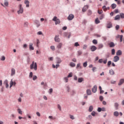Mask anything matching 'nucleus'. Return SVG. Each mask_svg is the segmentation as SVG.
Instances as JSON below:
<instances>
[{"label": "nucleus", "instance_id": "nucleus-1", "mask_svg": "<svg viewBox=\"0 0 124 124\" xmlns=\"http://www.w3.org/2000/svg\"><path fill=\"white\" fill-rule=\"evenodd\" d=\"M30 69L37 70V64L36 62L34 63V61H33L32 63L30 65Z\"/></svg>", "mask_w": 124, "mask_h": 124}, {"label": "nucleus", "instance_id": "nucleus-2", "mask_svg": "<svg viewBox=\"0 0 124 124\" xmlns=\"http://www.w3.org/2000/svg\"><path fill=\"white\" fill-rule=\"evenodd\" d=\"M19 10L17 11L18 14H23L24 13V8L22 7V4L18 5Z\"/></svg>", "mask_w": 124, "mask_h": 124}, {"label": "nucleus", "instance_id": "nucleus-3", "mask_svg": "<svg viewBox=\"0 0 124 124\" xmlns=\"http://www.w3.org/2000/svg\"><path fill=\"white\" fill-rule=\"evenodd\" d=\"M1 5L3 6V7H8V5H9V2L8 0H4V4L1 3Z\"/></svg>", "mask_w": 124, "mask_h": 124}, {"label": "nucleus", "instance_id": "nucleus-4", "mask_svg": "<svg viewBox=\"0 0 124 124\" xmlns=\"http://www.w3.org/2000/svg\"><path fill=\"white\" fill-rule=\"evenodd\" d=\"M73 19H74V15L73 14H70L67 17V19L69 21H72V20H73Z\"/></svg>", "mask_w": 124, "mask_h": 124}, {"label": "nucleus", "instance_id": "nucleus-5", "mask_svg": "<svg viewBox=\"0 0 124 124\" xmlns=\"http://www.w3.org/2000/svg\"><path fill=\"white\" fill-rule=\"evenodd\" d=\"M34 23L36 25L37 28H39L40 27V22L38 20H35Z\"/></svg>", "mask_w": 124, "mask_h": 124}, {"label": "nucleus", "instance_id": "nucleus-6", "mask_svg": "<svg viewBox=\"0 0 124 124\" xmlns=\"http://www.w3.org/2000/svg\"><path fill=\"white\" fill-rule=\"evenodd\" d=\"M63 36H65V37L68 36V38H70V36H71V33L65 32L63 33Z\"/></svg>", "mask_w": 124, "mask_h": 124}, {"label": "nucleus", "instance_id": "nucleus-7", "mask_svg": "<svg viewBox=\"0 0 124 124\" xmlns=\"http://www.w3.org/2000/svg\"><path fill=\"white\" fill-rule=\"evenodd\" d=\"M118 61H120V57L117 55L114 56L113 58V62H117Z\"/></svg>", "mask_w": 124, "mask_h": 124}, {"label": "nucleus", "instance_id": "nucleus-8", "mask_svg": "<svg viewBox=\"0 0 124 124\" xmlns=\"http://www.w3.org/2000/svg\"><path fill=\"white\" fill-rule=\"evenodd\" d=\"M16 83L15 82H13V79H11L10 83V88H12V86H16Z\"/></svg>", "mask_w": 124, "mask_h": 124}, {"label": "nucleus", "instance_id": "nucleus-9", "mask_svg": "<svg viewBox=\"0 0 124 124\" xmlns=\"http://www.w3.org/2000/svg\"><path fill=\"white\" fill-rule=\"evenodd\" d=\"M56 63H61V62H62V59H61V58H59V57H57L56 58Z\"/></svg>", "mask_w": 124, "mask_h": 124}, {"label": "nucleus", "instance_id": "nucleus-10", "mask_svg": "<svg viewBox=\"0 0 124 124\" xmlns=\"http://www.w3.org/2000/svg\"><path fill=\"white\" fill-rule=\"evenodd\" d=\"M96 91H97V86L96 85H94L93 88H92L93 93H96Z\"/></svg>", "mask_w": 124, "mask_h": 124}, {"label": "nucleus", "instance_id": "nucleus-11", "mask_svg": "<svg viewBox=\"0 0 124 124\" xmlns=\"http://www.w3.org/2000/svg\"><path fill=\"white\" fill-rule=\"evenodd\" d=\"M33 44H32V43H30L29 44V49H30V50H34V47H33Z\"/></svg>", "mask_w": 124, "mask_h": 124}, {"label": "nucleus", "instance_id": "nucleus-12", "mask_svg": "<svg viewBox=\"0 0 124 124\" xmlns=\"http://www.w3.org/2000/svg\"><path fill=\"white\" fill-rule=\"evenodd\" d=\"M24 3L26 5V7H30V1L28 0H25Z\"/></svg>", "mask_w": 124, "mask_h": 124}, {"label": "nucleus", "instance_id": "nucleus-13", "mask_svg": "<svg viewBox=\"0 0 124 124\" xmlns=\"http://www.w3.org/2000/svg\"><path fill=\"white\" fill-rule=\"evenodd\" d=\"M96 49H97V48L94 46H92L91 47V50L92 52H94V51H95V50H96Z\"/></svg>", "mask_w": 124, "mask_h": 124}, {"label": "nucleus", "instance_id": "nucleus-14", "mask_svg": "<svg viewBox=\"0 0 124 124\" xmlns=\"http://www.w3.org/2000/svg\"><path fill=\"white\" fill-rule=\"evenodd\" d=\"M15 73H16L15 69L12 68L11 76H13L14 75H15Z\"/></svg>", "mask_w": 124, "mask_h": 124}, {"label": "nucleus", "instance_id": "nucleus-15", "mask_svg": "<svg viewBox=\"0 0 124 124\" xmlns=\"http://www.w3.org/2000/svg\"><path fill=\"white\" fill-rule=\"evenodd\" d=\"M123 54V52H122V50H119L116 52V56H122V54Z\"/></svg>", "mask_w": 124, "mask_h": 124}, {"label": "nucleus", "instance_id": "nucleus-16", "mask_svg": "<svg viewBox=\"0 0 124 124\" xmlns=\"http://www.w3.org/2000/svg\"><path fill=\"white\" fill-rule=\"evenodd\" d=\"M54 40L56 42H60V38H59V35H56L54 38Z\"/></svg>", "mask_w": 124, "mask_h": 124}, {"label": "nucleus", "instance_id": "nucleus-17", "mask_svg": "<svg viewBox=\"0 0 124 124\" xmlns=\"http://www.w3.org/2000/svg\"><path fill=\"white\" fill-rule=\"evenodd\" d=\"M88 8H89V6L88 5L85 6L82 9L83 12H85V11H87V10H88Z\"/></svg>", "mask_w": 124, "mask_h": 124}, {"label": "nucleus", "instance_id": "nucleus-18", "mask_svg": "<svg viewBox=\"0 0 124 124\" xmlns=\"http://www.w3.org/2000/svg\"><path fill=\"white\" fill-rule=\"evenodd\" d=\"M107 28H108V29L112 28V23L110 22L108 23Z\"/></svg>", "mask_w": 124, "mask_h": 124}, {"label": "nucleus", "instance_id": "nucleus-19", "mask_svg": "<svg viewBox=\"0 0 124 124\" xmlns=\"http://www.w3.org/2000/svg\"><path fill=\"white\" fill-rule=\"evenodd\" d=\"M86 93L87 95H92V91L90 89H87L86 91Z\"/></svg>", "mask_w": 124, "mask_h": 124}, {"label": "nucleus", "instance_id": "nucleus-20", "mask_svg": "<svg viewBox=\"0 0 124 124\" xmlns=\"http://www.w3.org/2000/svg\"><path fill=\"white\" fill-rule=\"evenodd\" d=\"M4 84H5L6 88L7 89L9 87V85L8 84V80H5L4 82Z\"/></svg>", "mask_w": 124, "mask_h": 124}, {"label": "nucleus", "instance_id": "nucleus-21", "mask_svg": "<svg viewBox=\"0 0 124 124\" xmlns=\"http://www.w3.org/2000/svg\"><path fill=\"white\" fill-rule=\"evenodd\" d=\"M114 107L116 110H118L119 109V103H114Z\"/></svg>", "mask_w": 124, "mask_h": 124}, {"label": "nucleus", "instance_id": "nucleus-22", "mask_svg": "<svg viewBox=\"0 0 124 124\" xmlns=\"http://www.w3.org/2000/svg\"><path fill=\"white\" fill-rule=\"evenodd\" d=\"M109 47H115V44L113 42H110L109 44H108Z\"/></svg>", "mask_w": 124, "mask_h": 124}, {"label": "nucleus", "instance_id": "nucleus-23", "mask_svg": "<svg viewBox=\"0 0 124 124\" xmlns=\"http://www.w3.org/2000/svg\"><path fill=\"white\" fill-rule=\"evenodd\" d=\"M62 44L60 43L57 45V47L58 49H61V48H62Z\"/></svg>", "mask_w": 124, "mask_h": 124}, {"label": "nucleus", "instance_id": "nucleus-24", "mask_svg": "<svg viewBox=\"0 0 124 124\" xmlns=\"http://www.w3.org/2000/svg\"><path fill=\"white\" fill-rule=\"evenodd\" d=\"M109 74L110 75H114L115 74V72H114V70L113 69L109 70Z\"/></svg>", "mask_w": 124, "mask_h": 124}, {"label": "nucleus", "instance_id": "nucleus-25", "mask_svg": "<svg viewBox=\"0 0 124 124\" xmlns=\"http://www.w3.org/2000/svg\"><path fill=\"white\" fill-rule=\"evenodd\" d=\"M43 88V89H44V90H47V88H48V85H47V83H45Z\"/></svg>", "mask_w": 124, "mask_h": 124}, {"label": "nucleus", "instance_id": "nucleus-26", "mask_svg": "<svg viewBox=\"0 0 124 124\" xmlns=\"http://www.w3.org/2000/svg\"><path fill=\"white\" fill-rule=\"evenodd\" d=\"M84 81V78H78V83H82V82Z\"/></svg>", "mask_w": 124, "mask_h": 124}, {"label": "nucleus", "instance_id": "nucleus-27", "mask_svg": "<svg viewBox=\"0 0 124 124\" xmlns=\"http://www.w3.org/2000/svg\"><path fill=\"white\" fill-rule=\"evenodd\" d=\"M119 112L118 111H115L113 113V115L115 117H118L119 116Z\"/></svg>", "mask_w": 124, "mask_h": 124}, {"label": "nucleus", "instance_id": "nucleus-28", "mask_svg": "<svg viewBox=\"0 0 124 124\" xmlns=\"http://www.w3.org/2000/svg\"><path fill=\"white\" fill-rule=\"evenodd\" d=\"M17 111L18 114H20V115L23 114V111L22 110H21V109L18 108Z\"/></svg>", "mask_w": 124, "mask_h": 124}, {"label": "nucleus", "instance_id": "nucleus-29", "mask_svg": "<svg viewBox=\"0 0 124 124\" xmlns=\"http://www.w3.org/2000/svg\"><path fill=\"white\" fill-rule=\"evenodd\" d=\"M120 16L119 15H117L115 17V18H114V20H120Z\"/></svg>", "mask_w": 124, "mask_h": 124}, {"label": "nucleus", "instance_id": "nucleus-30", "mask_svg": "<svg viewBox=\"0 0 124 124\" xmlns=\"http://www.w3.org/2000/svg\"><path fill=\"white\" fill-rule=\"evenodd\" d=\"M111 7L112 9H115L117 7V5L115 3H113L111 5Z\"/></svg>", "mask_w": 124, "mask_h": 124}, {"label": "nucleus", "instance_id": "nucleus-31", "mask_svg": "<svg viewBox=\"0 0 124 124\" xmlns=\"http://www.w3.org/2000/svg\"><path fill=\"white\" fill-rule=\"evenodd\" d=\"M83 67H86V66H88V62H85L83 63Z\"/></svg>", "mask_w": 124, "mask_h": 124}, {"label": "nucleus", "instance_id": "nucleus-32", "mask_svg": "<svg viewBox=\"0 0 124 124\" xmlns=\"http://www.w3.org/2000/svg\"><path fill=\"white\" fill-rule=\"evenodd\" d=\"M78 67H79L80 68H82V66H81V63H80L77 64V67H76L77 69H78Z\"/></svg>", "mask_w": 124, "mask_h": 124}, {"label": "nucleus", "instance_id": "nucleus-33", "mask_svg": "<svg viewBox=\"0 0 124 124\" xmlns=\"http://www.w3.org/2000/svg\"><path fill=\"white\" fill-rule=\"evenodd\" d=\"M93 110V106H91L89 108V112H92Z\"/></svg>", "mask_w": 124, "mask_h": 124}, {"label": "nucleus", "instance_id": "nucleus-34", "mask_svg": "<svg viewBox=\"0 0 124 124\" xmlns=\"http://www.w3.org/2000/svg\"><path fill=\"white\" fill-rule=\"evenodd\" d=\"M95 24H99L100 23V21H99V19H98V18H97L95 20Z\"/></svg>", "mask_w": 124, "mask_h": 124}, {"label": "nucleus", "instance_id": "nucleus-35", "mask_svg": "<svg viewBox=\"0 0 124 124\" xmlns=\"http://www.w3.org/2000/svg\"><path fill=\"white\" fill-rule=\"evenodd\" d=\"M61 23V21L60 19H57V20L55 21V25H59Z\"/></svg>", "mask_w": 124, "mask_h": 124}, {"label": "nucleus", "instance_id": "nucleus-36", "mask_svg": "<svg viewBox=\"0 0 124 124\" xmlns=\"http://www.w3.org/2000/svg\"><path fill=\"white\" fill-rule=\"evenodd\" d=\"M33 75V74H32V72H31L29 74V78L30 79H31V78H32Z\"/></svg>", "mask_w": 124, "mask_h": 124}, {"label": "nucleus", "instance_id": "nucleus-37", "mask_svg": "<svg viewBox=\"0 0 124 124\" xmlns=\"http://www.w3.org/2000/svg\"><path fill=\"white\" fill-rule=\"evenodd\" d=\"M72 76H73V74L71 72L69 74L67 77L68 78H70L71 77H72Z\"/></svg>", "mask_w": 124, "mask_h": 124}, {"label": "nucleus", "instance_id": "nucleus-38", "mask_svg": "<svg viewBox=\"0 0 124 124\" xmlns=\"http://www.w3.org/2000/svg\"><path fill=\"white\" fill-rule=\"evenodd\" d=\"M70 66H71L72 67H75V63H74L73 62H70Z\"/></svg>", "mask_w": 124, "mask_h": 124}, {"label": "nucleus", "instance_id": "nucleus-39", "mask_svg": "<svg viewBox=\"0 0 124 124\" xmlns=\"http://www.w3.org/2000/svg\"><path fill=\"white\" fill-rule=\"evenodd\" d=\"M93 44H94L95 45H96L97 44V40L94 39L93 40Z\"/></svg>", "mask_w": 124, "mask_h": 124}, {"label": "nucleus", "instance_id": "nucleus-40", "mask_svg": "<svg viewBox=\"0 0 124 124\" xmlns=\"http://www.w3.org/2000/svg\"><path fill=\"white\" fill-rule=\"evenodd\" d=\"M64 80L65 83H67V82H68V78L67 77H64Z\"/></svg>", "mask_w": 124, "mask_h": 124}, {"label": "nucleus", "instance_id": "nucleus-41", "mask_svg": "<svg viewBox=\"0 0 124 124\" xmlns=\"http://www.w3.org/2000/svg\"><path fill=\"white\" fill-rule=\"evenodd\" d=\"M120 17L121 19H124V14L123 13H120Z\"/></svg>", "mask_w": 124, "mask_h": 124}, {"label": "nucleus", "instance_id": "nucleus-42", "mask_svg": "<svg viewBox=\"0 0 124 124\" xmlns=\"http://www.w3.org/2000/svg\"><path fill=\"white\" fill-rule=\"evenodd\" d=\"M36 79H37V76H36L35 75L33 76L32 77V80L33 81H35V80H36Z\"/></svg>", "mask_w": 124, "mask_h": 124}, {"label": "nucleus", "instance_id": "nucleus-43", "mask_svg": "<svg viewBox=\"0 0 124 124\" xmlns=\"http://www.w3.org/2000/svg\"><path fill=\"white\" fill-rule=\"evenodd\" d=\"M37 34H38V35H44L43 34V33H42V32L41 31H39L37 33Z\"/></svg>", "mask_w": 124, "mask_h": 124}, {"label": "nucleus", "instance_id": "nucleus-44", "mask_svg": "<svg viewBox=\"0 0 124 124\" xmlns=\"http://www.w3.org/2000/svg\"><path fill=\"white\" fill-rule=\"evenodd\" d=\"M111 64H112V62H111L110 61H108V67H110V65H111Z\"/></svg>", "mask_w": 124, "mask_h": 124}, {"label": "nucleus", "instance_id": "nucleus-45", "mask_svg": "<svg viewBox=\"0 0 124 124\" xmlns=\"http://www.w3.org/2000/svg\"><path fill=\"white\" fill-rule=\"evenodd\" d=\"M115 53V49L113 48L111 49V55H114Z\"/></svg>", "mask_w": 124, "mask_h": 124}, {"label": "nucleus", "instance_id": "nucleus-46", "mask_svg": "<svg viewBox=\"0 0 124 124\" xmlns=\"http://www.w3.org/2000/svg\"><path fill=\"white\" fill-rule=\"evenodd\" d=\"M104 11H107V8L106 7V6H103L102 7Z\"/></svg>", "mask_w": 124, "mask_h": 124}, {"label": "nucleus", "instance_id": "nucleus-47", "mask_svg": "<svg viewBox=\"0 0 124 124\" xmlns=\"http://www.w3.org/2000/svg\"><path fill=\"white\" fill-rule=\"evenodd\" d=\"M28 25H29V23H28V22H24V27H25V28H27V27H28Z\"/></svg>", "mask_w": 124, "mask_h": 124}, {"label": "nucleus", "instance_id": "nucleus-48", "mask_svg": "<svg viewBox=\"0 0 124 124\" xmlns=\"http://www.w3.org/2000/svg\"><path fill=\"white\" fill-rule=\"evenodd\" d=\"M99 49H101V48H103V45L102 44H100L98 46Z\"/></svg>", "mask_w": 124, "mask_h": 124}, {"label": "nucleus", "instance_id": "nucleus-49", "mask_svg": "<svg viewBox=\"0 0 124 124\" xmlns=\"http://www.w3.org/2000/svg\"><path fill=\"white\" fill-rule=\"evenodd\" d=\"M1 61H5V57L4 56H2L0 58Z\"/></svg>", "mask_w": 124, "mask_h": 124}, {"label": "nucleus", "instance_id": "nucleus-50", "mask_svg": "<svg viewBox=\"0 0 124 124\" xmlns=\"http://www.w3.org/2000/svg\"><path fill=\"white\" fill-rule=\"evenodd\" d=\"M103 13V11L102 10H98V14H102V13Z\"/></svg>", "mask_w": 124, "mask_h": 124}, {"label": "nucleus", "instance_id": "nucleus-51", "mask_svg": "<svg viewBox=\"0 0 124 124\" xmlns=\"http://www.w3.org/2000/svg\"><path fill=\"white\" fill-rule=\"evenodd\" d=\"M78 56H81V55H82V51H81V50L78 51Z\"/></svg>", "mask_w": 124, "mask_h": 124}, {"label": "nucleus", "instance_id": "nucleus-52", "mask_svg": "<svg viewBox=\"0 0 124 124\" xmlns=\"http://www.w3.org/2000/svg\"><path fill=\"white\" fill-rule=\"evenodd\" d=\"M58 18H57V16H54L52 19V21H54V22H56Z\"/></svg>", "mask_w": 124, "mask_h": 124}, {"label": "nucleus", "instance_id": "nucleus-53", "mask_svg": "<svg viewBox=\"0 0 124 124\" xmlns=\"http://www.w3.org/2000/svg\"><path fill=\"white\" fill-rule=\"evenodd\" d=\"M104 15L102 14L101 15V16H100V20H102V19H103V18H104Z\"/></svg>", "mask_w": 124, "mask_h": 124}, {"label": "nucleus", "instance_id": "nucleus-54", "mask_svg": "<svg viewBox=\"0 0 124 124\" xmlns=\"http://www.w3.org/2000/svg\"><path fill=\"white\" fill-rule=\"evenodd\" d=\"M107 61H108V59H105V60L103 61V63H104V64H106V63H107Z\"/></svg>", "mask_w": 124, "mask_h": 124}, {"label": "nucleus", "instance_id": "nucleus-55", "mask_svg": "<svg viewBox=\"0 0 124 124\" xmlns=\"http://www.w3.org/2000/svg\"><path fill=\"white\" fill-rule=\"evenodd\" d=\"M95 114H96V113H95V112H94V111H93V112L91 113V115H92V116H93V117H94V116H95Z\"/></svg>", "mask_w": 124, "mask_h": 124}, {"label": "nucleus", "instance_id": "nucleus-56", "mask_svg": "<svg viewBox=\"0 0 124 124\" xmlns=\"http://www.w3.org/2000/svg\"><path fill=\"white\" fill-rule=\"evenodd\" d=\"M52 93H53V89L52 88H50L49 90V93L50 94H51Z\"/></svg>", "mask_w": 124, "mask_h": 124}, {"label": "nucleus", "instance_id": "nucleus-57", "mask_svg": "<svg viewBox=\"0 0 124 124\" xmlns=\"http://www.w3.org/2000/svg\"><path fill=\"white\" fill-rule=\"evenodd\" d=\"M98 62H99V63H102V62H103V59H99L98 61Z\"/></svg>", "mask_w": 124, "mask_h": 124}, {"label": "nucleus", "instance_id": "nucleus-58", "mask_svg": "<svg viewBox=\"0 0 124 124\" xmlns=\"http://www.w3.org/2000/svg\"><path fill=\"white\" fill-rule=\"evenodd\" d=\"M48 119H52V120H56L55 117H53L52 116H49Z\"/></svg>", "mask_w": 124, "mask_h": 124}, {"label": "nucleus", "instance_id": "nucleus-59", "mask_svg": "<svg viewBox=\"0 0 124 124\" xmlns=\"http://www.w3.org/2000/svg\"><path fill=\"white\" fill-rule=\"evenodd\" d=\"M80 45H79V43L78 42H76L75 43V47H78V46H79Z\"/></svg>", "mask_w": 124, "mask_h": 124}, {"label": "nucleus", "instance_id": "nucleus-60", "mask_svg": "<svg viewBox=\"0 0 124 124\" xmlns=\"http://www.w3.org/2000/svg\"><path fill=\"white\" fill-rule=\"evenodd\" d=\"M50 48L51 49V50H52V51H55V46H51Z\"/></svg>", "mask_w": 124, "mask_h": 124}, {"label": "nucleus", "instance_id": "nucleus-61", "mask_svg": "<svg viewBox=\"0 0 124 124\" xmlns=\"http://www.w3.org/2000/svg\"><path fill=\"white\" fill-rule=\"evenodd\" d=\"M57 107L60 111H62V108L61 107V105H58Z\"/></svg>", "mask_w": 124, "mask_h": 124}, {"label": "nucleus", "instance_id": "nucleus-62", "mask_svg": "<svg viewBox=\"0 0 124 124\" xmlns=\"http://www.w3.org/2000/svg\"><path fill=\"white\" fill-rule=\"evenodd\" d=\"M99 99H100V101H103V96H100Z\"/></svg>", "mask_w": 124, "mask_h": 124}, {"label": "nucleus", "instance_id": "nucleus-63", "mask_svg": "<svg viewBox=\"0 0 124 124\" xmlns=\"http://www.w3.org/2000/svg\"><path fill=\"white\" fill-rule=\"evenodd\" d=\"M101 110H102V111H103V112H105V111H106V108H101Z\"/></svg>", "mask_w": 124, "mask_h": 124}, {"label": "nucleus", "instance_id": "nucleus-64", "mask_svg": "<svg viewBox=\"0 0 124 124\" xmlns=\"http://www.w3.org/2000/svg\"><path fill=\"white\" fill-rule=\"evenodd\" d=\"M88 15H92V11L88 10Z\"/></svg>", "mask_w": 124, "mask_h": 124}]
</instances>
